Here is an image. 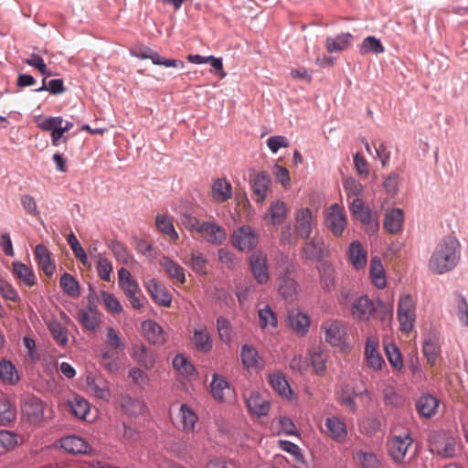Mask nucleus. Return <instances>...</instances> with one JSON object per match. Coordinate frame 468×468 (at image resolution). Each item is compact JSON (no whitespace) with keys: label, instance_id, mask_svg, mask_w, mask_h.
<instances>
[{"label":"nucleus","instance_id":"nucleus-1","mask_svg":"<svg viewBox=\"0 0 468 468\" xmlns=\"http://www.w3.org/2000/svg\"><path fill=\"white\" fill-rule=\"evenodd\" d=\"M461 259V244L452 236L443 238L435 247L429 261V269L436 274L453 270Z\"/></svg>","mask_w":468,"mask_h":468},{"label":"nucleus","instance_id":"nucleus-2","mask_svg":"<svg viewBox=\"0 0 468 468\" xmlns=\"http://www.w3.org/2000/svg\"><path fill=\"white\" fill-rule=\"evenodd\" d=\"M430 451L444 459L453 458L457 452V440L445 431L434 432L430 439Z\"/></svg>","mask_w":468,"mask_h":468},{"label":"nucleus","instance_id":"nucleus-3","mask_svg":"<svg viewBox=\"0 0 468 468\" xmlns=\"http://www.w3.org/2000/svg\"><path fill=\"white\" fill-rule=\"evenodd\" d=\"M321 332L324 333V341L330 346L341 349L346 346V328L341 321L329 319L323 322Z\"/></svg>","mask_w":468,"mask_h":468},{"label":"nucleus","instance_id":"nucleus-4","mask_svg":"<svg viewBox=\"0 0 468 468\" xmlns=\"http://www.w3.org/2000/svg\"><path fill=\"white\" fill-rule=\"evenodd\" d=\"M259 242V234L249 225H242L233 230L231 244L239 251L253 250Z\"/></svg>","mask_w":468,"mask_h":468},{"label":"nucleus","instance_id":"nucleus-5","mask_svg":"<svg viewBox=\"0 0 468 468\" xmlns=\"http://www.w3.org/2000/svg\"><path fill=\"white\" fill-rule=\"evenodd\" d=\"M416 319L415 303L410 294L400 297L398 304V320L400 330L409 334L413 330Z\"/></svg>","mask_w":468,"mask_h":468},{"label":"nucleus","instance_id":"nucleus-6","mask_svg":"<svg viewBox=\"0 0 468 468\" xmlns=\"http://www.w3.org/2000/svg\"><path fill=\"white\" fill-rule=\"evenodd\" d=\"M413 443L409 431L399 434H393L388 442V453L396 463H402L409 449Z\"/></svg>","mask_w":468,"mask_h":468},{"label":"nucleus","instance_id":"nucleus-7","mask_svg":"<svg viewBox=\"0 0 468 468\" xmlns=\"http://www.w3.org/2000/svg\"><path fill=\"white\" fill-rule=\"evenodd\" d=\"M324 224L334 236H342L347 225L344 207L337 203L331 205L325 211Z\"/></svg>","mask_w":468,"mask_h":468},{"label":"nucleus","instance_id":"nucleus-8","mask_svg":"<svg viewBox=\"0 0 468 468\" xmlns=\"http://www.w3.org/2000/svg\"><path fill=\"white\" fill-rule=\"evenodd\" d=\"M315 226V218L308 207H301L294 214V231L303 239H308Z\"/></svg>","mask_w":468,"mask_h":468},{"label":"nucleus","instance_id":"nucleus-9","mask_svg":"<svg viewBox=\"0 0 468 468\" xmlns=\"http://www.w3.org/2000/svg\"><path fill=\"white\" fill-rule=\"evenodd\" d=\"M365 361L367 367L373 371H379L385 361L379 353V341L375 335L367 336L365 346Z\"/></svg>","mask_w":468,"mask_h":468},{"label":"nucleus","instance_id":"nucleus-10","mask_svg":"<svg viewBox=\"0 0 468 468\" xmlns=\"http://www.w3.org/2000/svg\"><path fill=\"white\" fill-rule=\"evenodd\" d=\"M22 415L33 424L40 423L45 416V406L41 399L30 396L24 399L21 405Z\"/></svg>","mask_w":468,"mask_h":468},{"label":"nucleus","instance_id":"nucleus-11","mask_svg":"<svg viewBox=\"0 0 468 468\" xmlns=\"http://www.w3.org/2000/svg\"><path fill=\"white\" fill-rule=\"evenodd\" d=\"M197 234L207 243L220 245L226 239L225 229L215 221H203Z\"/></svg>","mask_w":468,"mask_h":468},{"label":"nucleus","instance_id":"nucleus-12","mask_svg":"<svg viewBox=\"0 0 468 468\" xmlns=\"http://www.w3.org/2000/svg\"><path fill=\"white\" fill-rule=\"evenodd\" d=\"M133 56L141 59H150L153 64L157 66H163L165 68H185V63L180 59L166 58L161 56L158 52L149 48H144L133 52Z\"/></svg>","mask_w":468,"mask_h":468},{"label":"nucleus","instance_id":"nucleus-13","mask_svg":"<svg viewBox=\"0 0 468 468\" xmlns=\"http://www.w3.org/2000/svg\"><path fill=\"white\" fill-rule=\"evenodd\" d=\"M254 279L260 284H265L270 279L267 256L261 250L254 251L250 258Z\"/></svg>","mask_w":468,"mask_h":468},{"label":"nucleus","instance_id":"nucleus-14","mask_svg":"<svg viewBox=\"0 0 468 468\" xmlns=\"http://www.w3.org/2000/svg\"><path fill=\"white\" fill-rule=\"evenodd\" d=\"M350 312L354 319L368 321L376 312V305L367 295H363L352 303Z\"/></svg>","mask_w":468,"mask_h":468},{"label":"nucleus","instance_id":"nucleus-15","mask_svg":"<svg viewBox=\"0 0 468 468\" xmlns=\"http://www.w3.org/2000/svg\"><path fill=\"white\" fill-rule=\"evenodd\" d=\"M246 406L249 411L258 417L265 416L270 410L269 399L258 391L244 394Z\"/></svg>","mask_w":468,"mask_h":468},{"label":"nucleus","instance_id":"nucleus-16","mask_svg":"<svg viewBox=\"0 0 468 468\" xmlns=\"http://www.w3.org/2000/svg\"><path fill=\"white\" fill-rule=\"evenodd\" d=\"M325 434L337 442H343L347 436L346 424L338 417L331 416L324 421Z\"/></svg>","mask_w":468,"mask_h":468},{"label":"nucleus","instance_id":"nucleus-17","mask_svg":"<svg viewBox=\"0 0 468 468\" xmlns=\"http://www.w3.org/2000/svg\"><path fill=\"white\" fill-rule=\"evenodd\" d=\"M271 180L270 176L262 172L256 174L252 179V189L255 202L262 203L271 191Z\"/></svg>","mask_w":468,"mask_h":468},{"label":"nucleus","instance_id":"nucleus-18","mask_svg":"<svg viewBox=\"0 0 468 468\" xmlns=\"http://www.w3.org/2000/svg\"><path fill=\"white\" fill-rule=\"evenodd\" d=\"M211 198L214 202L221 204L232 197V185L226 178H217L211 185Z\"/></svg>","mask_w":468,"mask_h":468},{"label":"nucleus","instance_id":"nucleus-19","mask_svg":"<svg viewBox=\"0 0 468 468\" xmlns=\"http://www.w3.org/2000/svg\"><path fill=\"white\" fill-rule=\"evenodd\" d=\"M145 287L155 303L168 307L172 302V296L168 290L155 279H150L145 282Z\"/></svg>","mask_w":468,"mask_h":468},{"label":"nucleus","instance_id":"nucleus-20","mask_svg":"<svg viewBox=\"0 0 468 468\" xmlns=\"http://www.w3.org/2000/svg\"><path fill=\"white\" fill-rule=\"evenodd\" d=\"M288 214V208L283 201L276 200L271 203L263 218L267 224L282 225Z\"/></svg>","mask_w":468,"mask_h":468},{"label":"nucleus","instance_id":"nucleus-21","mask_svg":"<svg viewBox=\"0 0 468 468\" xmlns=\"http://www.w3.org/2000/svg\"><path fill=\"white\" fill-rule=\"evenodd\" d=\"M288 273L289 269L287 268L285 273L279 277L278 291L285 301L292 302L295 300L298 293V284Z\"/></svg>","mask_w":468,"mask_h":468},{"label":"nucleus","instance_id":"nucleus-22","mask_svg":"<svg viewBox=\"0 0 468 468\" xmlns=\"http://www.w3.org/2000/svg\"><path fill=\"white\" fill-rule=\"evenodd\" d=\"M35 258L38 268L42 270L48 277H51L55 272L56 266L50 258V252L48 248L42 244H38L35 248Z\"/></svg>","mask_w":468,"mask_h":468},{"label":"nucleus","instance_id":"nucleus-23","mask_svg":"<svg viewBox=\"0 0 468 468\" xmlns=\"http://www.w3.org/2000/svg\"><path fill=\"white\" fill-rule=\"evenodd\" d=\"M210 392L216 400L226 401L231 395V388L223 377L214 374L210 383Z\"/></svg>","mask_w":468,"mask_h":468},{"label":"nucleus","instance_id":"nucleus-24","mask_svg":"<svg viewBox=\"0 0 468 468\" xmlns=\"http://www.w3.org/2000/svg\"><path fill=\"white\" fill-rule=\"evenodd\" d=\"M240 357L244 367L248 370L257 371L263 367V361L252 346L244 345L240 351Z\"/></svg>","mask_w":468,"mask_h":468},{"label":"nucleus","instance_id":"nucleus-25","mask_svg":"<svg viewBox=\"0 0 468 468\" xmlns=\"http://www.w3.org/2000/svg\"><path fill=\"white\" fill-rule=\"evenodd\" d=\"M354 37L351 33H341L325 39V48L329 53L346 50L352 44Z\"/></svg>","mask_w":468,"mask_h":468},{"label":"nucleus","instance_id":"nucleus-26","mask_svg":"<svg viewBox=\"0 0 468 468\" xmlns=\"http://www.w3.org/2000/svg\"><path fill=\"white\" fill-rule=\"evenodd\" d=\"M78 320L87 330L96 331L101 324V314L95 307L81 309L78 313Z\"/></svg>","mask_w":468,"mask_h":468},{"label":"nucleus","instance_id":"nucleus-27","mask_svg":"<svg viewBox=\"0 0 468 468\" xmlns=\"http://www.w3.org/2000/svg\"><path fill=\"white\" fill-rule=\"evenodd\" d=\"M403 220V211L400 208H393L386 213L383 227L388 233L398 234L402 229Z\"/></svg>","mask_w":468,"mask_h":468},{"label":"nucleus","instance_id":"nucleus-28","mask_svg":"<svg viewBox=\"0 0 468 468\" xmlns=\"http://www.w3.org/2000/svg\"><path fill=\"white\" fill-rule=\"evenodd\" d=\"M288 321L292 329L299 335H304L310 326L309 317L298 310L288 312Z\"/></svg>","mask_w":468,"mask_h":468},{"label":"nucleus","instance_id":"nucleus-29","mask_svg":"<svg viewBox=\"0 0 468 468\" xmlns=\"http://www.w3.org/2000/svg\"><path fill=\"white\" fill-rule=\"evenodd\" d=\"M61 448L73 454H85L90 450V445L80 437L68 436L60 441Z\"/></svg>","mask_w":468,"mask_h":468},{"label":"nucleus","instance_id":"nucleus-30","mask_svg":"<svg viewBox=\"0 0 468 468\" xmlns=\"http://www.w3.org/2000/svg\"><path fill=\"white\" fill-rule=\"evenodd\" d=\"M302 256L310 261H320L324 257V242L313 238L304 243L302 248Z\"/></svg>","mask_w":468,"mask_h":468},{"label":"nucleus","instance_id":"nucleus-31","mask_svg":"<svg viewBox=\"0 0 468 468\" xmlns=\"http://www.w3.org/2000/svg\"><path fill=\"white\" fill-rule=\"evenodd\" d=\"M159 264L170 279H173L179 283H184L186 282L184 269L170 258L163 256L159 261Z\"/></svg>","mask_w":468,"mask_h":468},{"label":"nucleus","instance_id":"nucleus-32","mask_svg":"<svg viewBox=\"0 0 468 468\" xmlns=\"http://www.w3.org/2000/svg\"><path fill=\"white\" fill-rule=\"evenodd\" d=\"M439 403L436 397L427 394L418 399L416 407L422 417L430 419L437 413Z\"/></svg>","mask_w":468,"mask_h":468},{"label":"nucleus","instance_id":"nucleus-33","mask_svg":"<svg viewBox=\"0 0 468 468\" xmlns=\"http://www.w3.org/2000/svg\"><path fill=\"white\" fill-rule=\"evenodd\" d=\"M146 339L154 345H161L165 342V334L162 327L153 320L144 321L142 324Z\"/></svg>","mask_w":468,"mask_h":468},{"label":"nucleus","instance_id":"nucleus-34","mask_svg":"<svg viewBox=\"0 0 468 468\" xmlns=\"http://www.w3.org/2000/svg\"><path fill=\"white\" fill-rule=\"evenodd\" d=\"M133 358L146 369L154 366L155 357L153 352L149 351L144 345H136L133 347Z\"/></svg>","mask_w":468,"mask_h":468},{"label":"nucleus","instance_id":"nucleus-35","mask_svg":"<svg viewBox=\"0 0 468 468\" xmlns=\"http://www.w3.org/2000/svg\"><path fill=\"white\" fill-rule=\"evenodd\" d=\"M14 275L26 286L32 287L36 283V276L33 270L27 265L20 262H13Z\"/></svg>","mask_w":468,"mask_h":468},{"label":"nucleus","instance_id":"nucleus-36","mask_svg":"<svg viewBox=\"0 0 468 468\" xmlns=\"http://www.w3.org/2000/svg\"><path fill=\"white\" fill-rule=\"evenodd\" d=\"M186 59L190 63L194 64L210 63L211 67L215 69L214 73L220 79L226 77V72L223 70L222 59L219 58H215L213 56L203 57L200 55H188Z\"/></svg>","mask_w":468,"mask_h":468},{"label":"nucleus","instance_id":"nucleus-37","mask_svg":"<svg viewBox=\"0 0 468 468\" xmlns=\"http://www.w3.org/2000/svg\"><path fill=\"white\" fill-rule=\"evenodd\" d=\"M349 261L353 266L359 270L363 269L367 264V251L359 241H353L348 250Z\"/></svg>","mask_w":468,"mask_h":468},{"label":"nucleus","instance_id":"nucleus-38","mask_svg":"<svg viewBox=\"0 0 468 468\" xmlns=\"http://www.w3.org/2000/svg\"><path fill=\"white\" fill-rule=\"evenodd\" d=\"M422 353L427 363L431 367L434 366L441 354L439 341L434 337L426 338L422 344Z\"/></svg>","mask_w":468,"mask_h":468},{"label":"nucleus","instance_id":"nucleus-39","mask_svg":"<svg viewBox=\"0 0 468 468\" xmlns=\"http://www.w3.org/2000/svg\"><path fill=\"white\" fill-rule=\"evenodd\" d=\"M366 226L368 234H376L379 229V222L377 214H372L368 207H365L354 216Z\"/></svg>","mask_w":468,"mask_h":468},{"label":"nucleus","instance_id":"nucleus-40","mask_svg":"<svg viewBox=\"0 0 468 468\" xmlns=\"http://www.w3.org/2000/svg\"><path fill=\"white\" fill-rule=\"evenodd\" d=\"M370 277L373 284L378 289H383L386 286L385 270L381 260L377 256L373 257L370 261Z\"/></svg>","mask_w":468,"mask_h":468},{"label":"nucleus","instance_id":"nucleus-41","mask_svg":"<svg viewBox=\"0 0 468 468\" xmlns=\"http://www.w3.org/2000/svg\"><path fill=\"white\" fill-rule=\"evenodd\" d=\"M310 363L316 375L323 376L326 372V362L328 360V354L320 348H315L310 351Z\"/></svg>","mask_w":468,"mask_h":468},{"label":"nucleus","instance_id":"nucleus-42","mask_svg":"<svg viewBox=\"0 0 468 468\" xmlns=\"http://www.w3.org/2000/svg\"><path fill=\"white\" fill-rule=\"evenodd\" d=\"M48 328L54 341L60 346H67L69 342L67 328L56 319H52L48 323Z\"/></svg>","mask_w":468,"mask_h":468},{"label":"nucleus","instance_id":"nucleus-43","mask_svg":"<svg viewBox=\"0 0 468 468\" xmlns=\"http://www.w3.org/2000/svg\"><path fill=\"white\" fill-rule=\"evenodd\" d=\"M89 390L98 399L108 400L111 397L108 382L101 378H92L88 381Z\"/></svg>","mask_w":468,"mask_h":468},{"label":"nucleus","instance_id":"nucleus-44","mask_svg":"<svg viewBox=\"0 0 468 468\" xmlns=\"http://www.w3.org/2000/svg\"><path fill=\"white\" fill-rule=\"evenodd\" d=\"M0 378L8 384H16L18 381V373L12 362L5 359L0 361Z\"/></svg>","mask_w":468,"mask_h":468},{"label":"nucleus","instance_id":"nucleus-45","mask_svg":"<svg viewBox=\"0 0 468 468\" xmlns=\"http://www.w3.org/2000/svg\"><path fill=\"white\" fill-rule=\"evenodd\" d=\"M350 384H346V389L343 390V394L341 397L342 403L347 406L352 411H356V404L355 402L356 397H363L366 396L368 399H370L369 392L365 388L363 390H357L355 387H352V390H348L347 388Z\"/></svg>","mask_w":468,"mask_h":468},{"label":"nucleus","instance_id":"nucleus-46","mask_svg":"<svg viewBox=\"0 0 468 468\" xmlns=\"http://www.w3.org/2000/svg\"><path fill=\"white\" fill-rule=\"evenodd\" d=\"M179 414L183 431L186 432L194 431L195 425L198 420L197 414L186 404L180 406Z\"/></svg>","mask_w":468,"mask_h":468},{"label":"nucleus","instance_id":"nucleus-47","mask_svg":"<svg viewBox=\"0 0 468 468\" xmlns=\"http://www.w3.org/2000/svg\"><path fill=\"white\" fill-rule=\"evenodd\" d=\"M156 228L164 234L167 235L174 241L179 239L178 233L176 231L172 219L165 215L158 214L155 217Z\"/></svg>","mask_w":468,"mask_h":468},{"label":"nucleus","instance_id":"nucleus-48","mask_svg":"<svg viewBox=\"0 0 468 468\" xmlns=\"http://www.w3.org/2000/svg\"><path fill=\"white\" fill-rule=\"evenodd\" d=\"M384 50V47L382 46L380 40L372 36L364 38L362 44L359 47V53L363 56L369 53L380 54L383 53Z\"/></svg>","mask_w":468,"mask_h":468},{"label":"nucleus","instance_id":"nucleus-49","mask_svg":"<svg viewBox=\"0 0 468 468\" xmlns=\"http://www.w3.org/2000/svg\"><path fill=\"white\" fill-rule=\"evenodd\" d=\"M270 384L281 396L287 399L292 397V389L284 377L276 374L271 375Z\"/></svg>","mask_w":468,"mask_h":468},{"label":"nucleus","instance_id":"nucleus-50","mask_svg":"<svg viewBox=\"0 0 468 468\" xmlns=\"http://www.w3.org/2000/svg\"><path fill=\"white\" fill-rule=\"evenodd\" d=\"M258 314L261 328H267L268 326L275 328L277 326V316L269 305L259 309Z\"/></svg>","mask_w":468,"mask_h":468},{"label":"nucleus","instance_id":"nucleus-51","mask_svg":"<svg viewBox=\"0 0 468 468\" xmlns=\"http://www.w3.org/2000/svg\"><path fill=\"white\" fill-rule=\"evenodd\" d=\"M71 412L79 419H86L90 411L89 402L81 397H74L69 402Z\"/></svg>","mask_w":468,"mask_h":468},{"label":"nucleus","instance_id":"nucleus-52","mask_svg":"<svg viewBox=\"0 0 468 468\" xmlns=\"http://www.w3.org/2000/svg\"><path fill=\"white\" fill-rule=\"evenodd\" d=\"M59 284L67 294L73 297H76L80 294L79 283L72 275L67 272L64 273L60 277Z\"/></svg>","mask_w":468,"mask_h":468},{"label":"nucleus","instance_id":"nucleus-53","mask_svg":"<svg viewBox=\"0 0 468 468\" xmlns=\"http://www.w3.org/2000/svg\"><path fill=\"white\" fill-rule=\"evenodd\" d=\"M196 347L203 352H208L212 348V341L208 334L203 329H196L193 335Z\"/></svg>","mask_w":468,"mask_h":468},{"label":"nucleus","instance_id":"nucleus-54","mask_svg":"<svg viewBox=\"0 0 468 468\" xmlns=\"http://www.w3.org/2000/svg\"><path fill=\"white\" fill-rule=\"evenodd\" d=\"M16 411L14 406L5 399H0V425H6L16 419Z\"/></svg>","mask_w":468,"mask_h":468},{"label":"nucleus","instance_id":"nucleus-55","mask_svg":"<svg viewBox=\"0 0 468 468\" xmlns=\"http://www.w3.org/2000/svg\"><path fill=\"white\" fill-rule=\"evenodd\" d=\"M343 188L348 197H359L363 192L364 186L354 177L346 176L343 178Z\"/></svg>","mask_w":468,"mask_h":468},{"label":"nucleus","instance_id":"nucleus-56","mask_svg":"<svg viewBox=\"0 0 468 468\" xmlns=\"http://www.w3.org/2000/svg\"><path fill=\"white\" fill-rule=\"evenodd\" d=\"M64 120L61 116L56 117H45V116H37L36 117V123L38 128L45 132H52L58 125L63 124Z\"/></svg>","mask_w":468,"mask_h":468},{"label":"nucleus","instance_id":"nucleus-57","mask_svg":"<svg viewBox=\"0 0 468 468\" xmlns=\"http://www.w3.org/2000/svg\"><path fill=\"white\" fill-rule=\"evenodd\" d=\"M17 444V437L15 433L2 430L0 431V455L11 451Z\"/></svg>","mask_w":468,"mask_h":468},{"label":"nucleus","instance_id":"nucleus-58","mask_svg":"<svg viewBox=\"0 0 468 468\" xmlns=\"http://www.w3.org/2000/svg\"><path fill=\"white\" fill-rule=\"evenodd\" d=\"M174 368L185 377H190L195 373L193 365L182 355H176L173 359Z\"/></svg>","mask_w":468,"mask_h":468},{"label":"nucleus","instance_id":"nucleus-59","mask_svg":"<svg viewBox=\"0 0 468 468\" xmlns=\"http://www.w3.org/2000/svg\"><path fill=\"white\" fill-rule=\"evenodd\" d=\"M97 271L101 280L110 282L111 273L112 271V262L100 253L97 257Z\"/></svg>","mask_w":468,"mask_h":468},{"label":"nucleus","instance_id":"nucleus-60","mask_svg":"<svg viewBox=\"0 0 468 468\" xmlns=\"http://www.w3.org/2000/svg\"><path fill=\"white\" fill-rule=\"evenodd\" d=\"M355 459L363 468H378L379 465L378 459L372 452L359 451L356 453Z\"/></svg>","mask_w":468,"mask_h":468},{"label":"nucleus","instance_id":"nucleus-61","mask_svg":"<svg viewBox=\"0 0 468 468\" xmlns=\"http://www.w3.org/2000/svg\"><path fill=\"white\" fill-rule=\"evenodd\" d=\"M387 357L390 365L396 369H401L403 367V360L399 348L393 345H388L385 347Z\"/></svg>","mask_w":468,"mask_h":468},{"label":"nucleus","instance_id":"nucleus-62","mask_svg":"<svg viewBox=\"0 0 468 468\" xmlns=\"http://www.w3.org/2000/svg\"><path fill=\"white\" fill-rule=\"evenodd\" d=\"M121 406L122 410L129 415H136L142 413L144 410L143 403L132 399L131 397L122 398Z\"/></svg>","mask_w":468,"mask_h":468},{"label":"nucleus","instance_id":"nucleus-63","mask_svg":"<svg viewBox=\"0 0 468 468\" xmlns=\"http://www.w3.org/2000/svg\"><path fill=\"white\" fill-rule=\"evenodd\" d=\"M101 296L108 311L112 314H120L122 312V307L120 302L112 294L101 291Z\"/></svg>","mask_w":468,"mask_h":468},{"label":"nucleus","instance_id":"nucleus-64","mask_svg":"<svg viewBox=\"0 0 468 468\" xmlns=\"http://www.w3.org/2000/svg\"><path fill=\"white\" fill-rule=\"evenodd\" d=\"M192 270L198 273H206L207 260L199 252H193L189 261L186 262Z\"/></svg>","mask_w":468,"mask_h":468}]
</instances>
